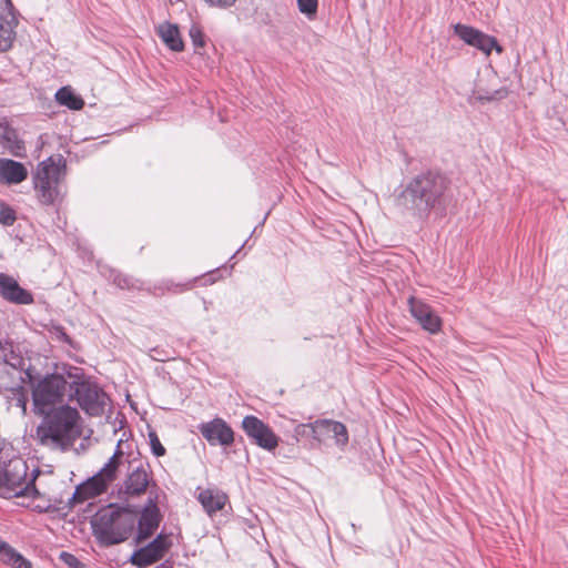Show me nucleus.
Here are the masks:
<instances>
[{"mask_svg": "<svg viewBox=\"0 0 568 568\" xmlns=\"http://www.w3.org/2000/svg\"><path fill=\"white\" fill-rule=\"evenodd\" d=\"M64 165L60 158H49L37 166L33 185L41 204L51 205L60 195L59 183L63 176Z\"/></svg>", "mask_w": 568, "mask_h": 568, "instance_id": "obj_7", "label": "nucleus"}, {"mask_svg": "<svg viewBox=\"0 0 568 568\" xmlns=\"http://www.w3.org/2000/svg\"><path fill=\"white\" fill-rule=\"evenodd\" d=\"M190 38L195 47H203L204 39L201 29L197 26H192L189 31Z\"/></svg>", "mask_w": 568, "mask_h": 568, "instance_id": "obj_30", "label": "nucleus"}, {"mask_svg": "<svg viewBox=\"0 0 568 568\" xmlns=\"http://www.w3.org/2000/svg\"><path fill=\"white\" fill-rule=\"evenodd\" d=\"M156 33L172 51L181 52L184 49V43L176 24L166 21L162 22L156 27Z\"/></svg>", "mask_w": 568, "mask_h": 568, "instance_id": "obj_20", "label": "nucleus"}, {"mask_svg": "<svg viewBox=\"0 0 568 568\" xmlns=\"http://www.w3.org/2000/svg\"><path fill=\"white\" fill-rule=\"evenodd\" d=\"M204 1L207 2L210 6L220 7V8L231 7L236 2V0H204Z\"/></svg>", "mask_w": 568, "mask_h": 568, "instance_id": "obj_32", "label": "nucleus"}, {"mask_svg": "<svg viewBox=\"0 0 568 568\" xmlns=\"http://www.w3.org/2000/svg\"><path fill=\"white\" fill-rule=\"evenodd\" d=\"M313 438L320 443L334 438L336 445L344 447L348 442L346 427L335 420L321 419L314 423Z\"/></svg>", "mask_w": 568, "mask_h": 568, "instance_id": "obj_12", "label": "nucleus"}, {"mask_svg": "<svg viewBox=\"0 0 568 568\" xmlns=\"http://www.w3.org/2000/svg\"><path fill=\"white\" fill-rule=\"evenodd\" d=\"M0 295L16 304H31L33 302L32 295L22 288L12 276L4 273H0Z\"/></svg>", "mask_w": 568, "mask_h": 568, "instance_id": "obj_16", "label": "nucleus"}, {"mask_svg": "<svg viewBox=\"0 0 568 568\" xmlns=\"http://www.w3.org/2000/svg\"><path fill=\"white\" fill-rule=\"evenodd\" d=\"M318 0H297L298 10L308 18H314L317 12Z\"/></svg>", "mask_w": 568, "mask_h": 568, "instance_id": "obj_26", "label": "nucleus"}, {"mask_svg": "<svg viewBox=\"0 0 568 568\" xmlns=\"http://www.w3.org/2000/svg\"><path fill=\"white\" fill-rule=\"evenodd\" d=\"M0 558L13 568H29L30 564L8 544L0 540Z\"/></svg>", "mask_w": 568, "mask_h": 568, "instance_id": "obj_23", "label": "nucleus"}, {"mask_svg": "<svg viewBox=\"0 0 568 568\" xmlns=\"http://www.w3.org/2000/svg\"><path fill=\"white\" fill-rule=\"evenodd\" d=\"M79 368L70 367L61 374H52L41 379L33 389V403L40 414H45L51 405L63 400L67 387L73 389L79 379Z\"/></svg>", "mask_w": 568, "mask_h": 568, "instance_id": "obj_5", "label": "nucleus"}, {"mask_svg": "<svg viewBox=\"0 0 568 568\" xmlns=\"http://www.w3.org/2000/svg\"><path fill=\"white\" fill-rule=\"evenodd\" d=\"M150 443H151L152 452L154 453V455H156V456L164 455L165 449L154 433L150 434Z\"/></svg>", "mask_w": 568, "mask_h": 568, "instance_id": "obj_31", "label": "nucleus"}, {"mask_svg": "<svg viewBox=\"0 0 568 568\" xmlns=\"http://www.w3.org/2000/svg\"><path fill=\"white\" fill-rule=\"evenodd\" d=\"M197 500L205 513L212 517L225 507L229 501V497L219 488H205L199 493Z\"/></svg>", "mask_w": 568, "mask_h": 568, "instance_id": "obj_18", "label": "nucleus"}, {"mask_svg": "<svg viewBox=\"0 0 568 568\" xmlns=\"http://www.w3.org/2000/svg\"><path fill=\"white\" fill-rule=\"evenodd\" d=\"M16 221V215L13 210H11L7 205H1L0 207V222L4 225H11Z\"/></svg>", "mask_w": 568, "mask_h": 568, "instance_id": "obj_28", "label": "nucleus"}, {"mask_svg": "<svg viewBox=\"0 0 568 568\" xmlns=\"http://www.w3.org/2000/svg\"><path fill=\"white\" fill-rule=\"evenodd\" d=\"M508 95V90L506 88H500L497 90H486L480 85H477L473 91L470 99L479 102H490L495 100L505 99Z\"/></svg>", "mask_w": 568, "mask_h": 568, "instance_id": "obj_24", "label": "nucleus"}, {"mask_svg": "<svg viewBox=\"0 0 568 568\" xmlns=\"http://www.w3.org/2000/svg\"><path fill=\"white\" fill-rule=\"evenodd\" d=\"M2 146L14 156H21L23 143L14 130H6L2 135Z\"/></svg>", "mask_w": 568, "mask_h": 568, "instance_id": "obj_25", "label": "nucleus"}, {"mask_svg": "<svg viewBox=\"0 0 568 568\" xmlns=\"http://www.w3.org/2000/svg\"><path fill=\"white\" fill-rule=\"evenodd\" d=\"M28 176V169L21 162L0 158V181L6 184H19Z\"/></svg>", "mask_w": 568, "mask_h": 568, "instance_id": "obj_19", "label": "nucleus"}, {"mask_svg": "<svg viewBox=\"0 0 568 568\" xmlns=\"http://www.w3.org/2000/svg\"><path fill=\"white\" fill-rule=\"evenodd\" d=\"M16 26L17 19L9 1L0 3V51L3 52L11 48L16 36Z\"/></svg>", "mask_w": 568, "mask_h": 568, "instance_id": "obj_15", "label": "nucleus"}, {"mask_svg": "<svg viewBox=\"0 0 568 568\" xmlns=\"http://www.w3.org/2000/svg\"><path fill=\"white\" fill-rule=\"evenodd\" d=\"M123 456V452L121 450V440L118 443V448L114 452L113 456L109 459V462L103 466V468L89 478L83 484L79 485L72 497L69 499L68 504L70 507H75L79 504H82L89 499L95 498L97 496L104 493L111 481L114 480L116 476V471L120 465V458Z\"/></svg>", "mask_w": 568, "mask_h": 568, "instance_id": "obj_6", "label": "nucleus"}, {"mask_svg": "<svg viewBox=\"0 0 568 568\" xmlns=\"http://www.w3.org/2000/svg\"><path fill=\"white\" fill-rule=\"evenodd\" d=\"M60 559L70 568H87L84 564H82L75 556L72 554L62 551L60 554Z\"/></svg>", "mask_w": 568, "mask_h": 568, "instance_id": "obj_27", "label": "nucleus"}, {"mask_svg": "<svg viewBox=\"0 0 568 568\" xmlns=\"http://www.w3.org/2000/svg\"><path fill=\"white\" fill-rule=\"evenodd\" d=\"M136 523V516L126 509L106 507L91 519L97 539L104 546L120 544L129 538Z\"/></svg>", "mask_w": 568, "mask_h": 568, "instance_id": "obj_3", "label": "nucleus"}, {"mask_svg": "<svg viewBox=\"0 0 568 568\" xmlns=\"http://www.w3.org/2000/svg\"><path fill=\"white\" fill-rule=\"evenodd\" d=\"M161 521V514L156 504L149 499L148 505L144 507L138 525V541H142L158 529Z\"/></svg>", "mask_w": 568, "mask_h": 568, "instance_id": "obj_17", "label": "nucleus"}, {"mask_svg": "<svg viewBox=\"0 0 568 568\" xmlns=\"http://www.w3.org/2000/svg\"><path fill=\"white\" fill-rule=\"evenodd\" d=\"M48 414L37 428V438L44 446L65 449L80 436V415L75 408L60 406Z\"/></svg>", "mask_w": 568, "mask_h": 568, "instance_id": "obj_1", "label": "nucleus"}, {"mask_svg": "<svg viewBox=\"0 0 568 568\" xmlns=\"http://www.w3.org/2000/svg\"><path fill=\"white\" fill-rule=\"evenodd\" d=\"M314 423L312 424H298L295 429L296 438L312 437L313 438Z\"/></svg>", "mask_w": 568, "mask_h": 568, "instance_id": "obj_29", "label": "nucleus"}, {"mask_svg": "<svg viewBox=\"0 0 568 568\" xmlns=\"http://www.w3.org/2000/svg\"><path fill=\"white\" fill-rule=\"evenodd\" d=\"M200 432L211 445L220 444L227 446L234 440L233 430L220 418L203 424L200 427Z\"/></svg>", "mask_w": 568, "mask_h": 568, "instance_id": "obj_14", "label": "nucleus"}, {"mask_svg": "<svg viewBox=\"0 0 568 568\" xmlns=\"http://www.w3.org/2000/svg\"><path fill=\"white\" fill-rule=\"evenodd\" d=\"M244 432L262 448L273 450L278 445V438L273 430L255 416H246L242 422Z\"/></svg>", "mask_w": 568, "mask_h": 568, "instance_id": "obj_11", "label": "nucleus"}, {"mask_svg": "<svg viewBox=\"0 0 568 568\" xmlns=\"http://www.w3.org/2000/svg\"><path fill=\"white\" fill-rule=\"evenodd\" d=\"M55 100L59 104L75 111L81 110L84 106L83 99L75 94L69 87L59 89L55 93Z\"/></svg>", "mask_w": 568, "mask_h": 568, "instance_id": "obj_22", "label": "nucleus"}, {"mask_svg": "<svg viewBox=\"0 0 568 568\" xmlns=\"http://www.w3.org/2000/svg\"><path fill=\"white\" fill-rule=\"evenodd\" d=\"M149 485L148 473L142 468H136L128 476L124 481L123 493L129 496H139L143 494Z\"/></svg>", "mask_w": 568, "mask_h": 568, "instance_id": "obj_21", "label": "nucleus"}, {"mask_svg": "<svg viewBox=\"0 0 568 568\" xmlns=\"http://www.w3.org/2000/svg\"><path fill=\"white\" fill-rule=\"evenodd\" d=\"M454 31L455 34L465 43L480 50L486 55H489L493 49L498 53L503 52V48L497 43V40L494 37H490L470 26L457 23L454 26Z\"/></svg>", "mask_w": 568, "mask_h": 568, "instance_id": "obj_9", "label": "nucleus"}, {"mask_svg": "<svg viewBox=\"0 0 568 568\" xmlns=\"http://www.w3.org/2000/svg\"><path fill=\"white\" fill-rule=\"evenodd\" d=\"M34 477L28 478V466L21 458L12 459L0 473V496L3 498L27 497L31 498L28 506L42 513L52 507L49 499H44L36 488Z\"/></svg>", "mask_w": 568, "mask_h": 568, "instance_id": "obj_2", "label": "nucleus"}, {"mask_svg": "<svg viewBox=\"0 0 568 568\" xmlns=\"http://www.w3.org/2000/svg\"><path fill=\"white\" fill-rule=\"evenodd\" d=\"M171 547V541L164 535H159L148 546L134 551L130 562L139 568H145L164 557Z\"/></svg>", "mask_w": 568, "mask_h": 568, "instance_id": "obj_10", "label": "nucleus"}, {"mask_svg": "<svg viewBox=\"0 0 568 568\" xmlns=\"http://www.w3.org/2000/svg\"><path fill=\"white\" fill-rule=\"evenodd\" d=\"M446 189L445 178L425 173L414 178L402 192L399 199L407 209L425 211L434 206Z\"/></svg>", "mask_w": 568, "mask_h": 568, "instance_id": "obj_4", "label": "nucleus"}, {"mask_svg": "<svg viewBox=\"0 0 568 568\" xmlns=\"http://www.w3.org/2000/svg\"><path fill=\"white\" fill-rule=\"evenodd\" d=\"M408 304L412 316L422 325L425 331L432 334H436L440 331L442 321L433 312L430 306L414 297L408 300Z\"/></svg>", "mask_w": 568, "mask_h": 568, "instance_id": "obj_13", "label": "nucleus"}, {"mask_svg": "<svg viewBox=\"0 0 568 568\" xmlns=\"http://www.w3.org/2000/svg\"><path fill=\"white\" fill-rule=\"evenodd\" d=\"M79 379L74 383L73 389H70V398L75 397L80 407L91 416H100L109 403L108 395L94 383L85 378L81 368H79Z\"/></svg>", "mask_w": 568, "mask_h": 568, "instance_id": "obj_8", "label": "nucleus"}]
</instances>
